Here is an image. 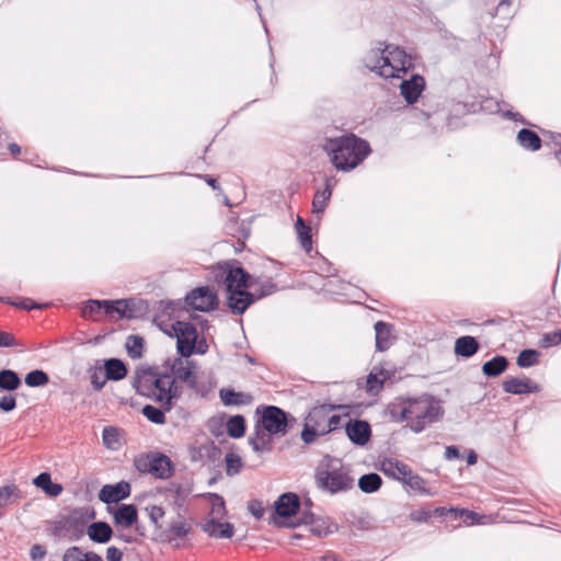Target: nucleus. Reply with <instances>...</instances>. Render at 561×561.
<instances>
[{
	"instance_id": "nucleus-39",
	"label": "nucleus",
	"mask_w": 561,
	"mask_h": 561,
	"mask_svg": "<svg viewBox=\"0 0 561 561\" xmlns=\"http://www.w3.org/2000/svg\"><path fill=\"white\" fill-rule=\"evenodd\" d=\"M159 404H160L159 408L154 407L152 404H146L141 409V413L144 414V416L147 417L148 421H150L154 424H158V425H162L167 422L165 413L170 412L171 410H164L165 404H163V403H159Z\"/></svg>"
},
{
	"instance_id": "nucleus-38",
	"label": "nucleus",
	"mask_w": 561,
	"mask_h": 561,
	"mask_svg": "<svg viewBox=\"0 0 561 561\" xmlns=\"http://www.w3.org/2000/svg\"><path fill=\"white\" fill-rule=\"evenodd\" d=\"M295 228L301 248L309 253L312 250V237L310 226H308L301 217H298L295 224Z\"/></svg>"
},
{
	"instance_id": "nucleus-58",
	"label": "nucleus",
	"mask_w": 561,
	"mask_h": 561,
	"mask_svg": "<svg viewBox=\"0 0 561 561\" xmlns=\"http://www.w3.org/2000/svg\"><path fill=\"white\" fill-rule=\"evenodd\" d=\"M203 449L204 458H207L211 462L219 460L221 456V449L216 446L213 440H208L206 444H203Z\"/></svg>"
},
{
	"instance_id": "nucleus-9",
	"label": "nucleus",
	"mask_w": 561,
	"mask_h": 561,
	"mask_svg": "<svg viewBox=\"0 0 561 561\" xmlns=\"http://www.w3.org/2000/svg\"><path fill=\"white\" fill-rule=\"evenodd\" d=\"M317 486L330 494L343 493L354 488V478L350 469L342 466L337 469L318 467L314 473Z\"/></svg>"
},
{
	"instance_id": "nucleus-62",
	"label": "nucleus",
	"mask_w": 561,
	"mask_h": 561,
	"mask_svg": "<svg viewBox=\"0 0 561 561\" xmlns=\"http://www.w3.org/2000/svg\"><path fill=\"white\" fill-rule=\"evenodd\" d=\"M47 306H48L47 304L35 302L31 298H21L18 300L16 304H14V307L22 309V310H26V311H31V310H35V309H38V310L44 309Z\"/></svg>"
},
{
	"instance_id": "nucleus-17",
	"label": "nucleus",
	"mask_w": 561,
	"mask_h": 561,
	"mask_svg": "<svg viewBox=\"0 0 561 561\" xmlns=\"http://www.w3.org/2000/svg\"><path fill=\"white\" fill-rule=\"evenodd\" d=\"M130 493V483L122 480L114 484H104L99 492V500L104 504L111 505L128 499Z\"/></svg>"
},
{
	"instance_id": "nucleus-46",
	"label": "nucleus",
	"mask_w": 561,
	"mask_h": 561,
	"mask_svg": "<svg viewBox=\"0 0 561 561\" xmlns=\"http://www.w3.org/2000/svg\"><path fill=\"white\" fill-rule=\"evenodd\" d=\"M88 374L91 380L92 388L95 391H101L104 388L107 379H105L104 370L100 365V360H98L94 366L88 369Z\"/></svg>"
},
{
	"instance_id": "nucleus-21",
	"label": "nucleus",
	"mask_w": 561,
	"mask_h": 561,
	"mask_svg": "<svg viewBox=\"0 0 561 561\" xmlns=\"http://www.w3.org/2000/svg\"><path fill=\"white\" fill-rule=\"evenodd\" d=\"M107 510L116 526L129 528L138 520V508L135 504H119L116 508L108 506Z\"/></svg>"
},
{
	"instance_id": "nucleus-10",
	"label": "nucleus",
	"mask_w": 561,
	"mask_h": 561,
	"mask_svg": "<svg viewBox=\"0 0 561 561\" xmlns=\"http://www.w3.org/2000/svg\"><path fill=\"white\" fill-rule=\"evenodd\" d=\"M134 466L140 473H150L157 479H169L175 471L170 457L160 451H150L135 457Z\"/></svg>"
},
{
	"instance_id": "nucleus-52",
	"label": "nucleus",
	"mask_w": 561,
	"mask_h": 561,
	"mask_svg": "<svg viewBox=\"0 0 561 561\" xmlns=\"http://www.w3.org/2000/svg\"><path fill=\"white\" fill-rule=\"evenodd\" d=\"M402 482L421 494H431V492L424 486L425 480L419 474L413 473L412 470L411 473L402 480Z\"/></svg>"
},
{
	"instance_id": "nucleus-26",
	"label": "nucleus",
	"mask_w": 561,
	"mask_h": 561,
	"mask_svg": "<svg viewBox=\"0 0 561 561\" xmlns=\"http://www.w3.org/2000/svg\"><path fill=\"white\" fill-rule=\"evenodd\" d=\"M510 367V360L504 355H495L482 364L481 370L486 378H496Z\"/></svg>"
},
{
	"instance_id": "nucleus-47",
	"label": "nucleus",
	"mask_w": 561,
	"mask_h": 561,
	"mask_svg": "<svg viewBox=\"0 0 561 561\" xmlns=\"http://www.w3.org/2000/svg\"><path fill=\"white\" fill-rule=\"evenodd\" d=\"M24 381L31 388L44 387L49 383V376L43 369H34L26 374Z\"/></svg>"
},
{
	"instance_id": "nucleus-23",
	"label": "nucleus",
	"mask_w": 561,
	"mask_h": 561,
	"mask_svg": "<svg viewBox=\"0 0 561 561\" xmlns=\"http://www.w3.org/2000/svg\"><path fill=\"white\" fill-rule=\"evenodd\" d=\"M101 366L104 370L105 379L111 381H119L128 374L127 365L116 357L104 359Z\"/></svg>"
},
{
	"instance_id": "nucleus-64",
	"label": "nucleus",
	"mask_w": 561,
	"mask_h": 561,
	"mask_svg": "<svg viewBox=\"0 0 561 561\" xmlns=\"http://www.w3.org/2000/svg\"><path fill=\"white\" fill-rule=\"evenodd\" d=\"M248 511L256 518L261 519L264 515L263 502L260 500H250L248 502Z\"/></svg>"
},
{
	"instance_id": "nucleus-35",
	"label": "nucleus",
	"mask_w": 561,
	"mask_h": 561,
	"mask_svg": "<svg viewBox=\"0 0 561 561\" xmlns=\"http://www.w3.org/2000/svg\"><path fill=\"white\" fill-rule=\"evenodd\" d=\"M226 428L229 437L234 439L242 438L247 432V420L242 414L232 415L228 419Z\"/></svg>"
},
{
	"instance_id": "nucleus-31",
	"label": "nucleus",
	"mask_w": 561,
	"mask_h": 561,
	"mask_svg": "<svg viewBox=\"0 0 561 561\" xmlns=\"http://www.w3.org/2000/svg\"><path fill=\"white\" fill-rule=\"evenodd\" d=\"M124 308L126 309V320L144 318L149 311L148 302L141 298H123Z\"/></svg>"
},
{
	"instance_id": "nucleus-7",
	"label": "nucleus",
	"mask_w": 561,
	"mask_h": 561,
	"mask_svg": "<svg viewBox=\"0 0 561 561\" xmlns=\"http://www.w3.org/2000/svg\"><path fill=\"white\" fill-rule=\"evenodd\" d=\"M255 415L268 436H284L297 423L294 415L276 405L261 404L255 409Z\"/></svg>"
},
{
	"instance_id": "nucleus-20",
	"label": "nucleus",
	"mask_w": 561,
	"mask_h": 561,
	"mask_svg": "<svg viewBox=\"0 0 561 561\" xmlns=\"http://www.w3.org/2000/svg\"><path fill=\"white\" fill-rule=\"evenodd\" d=\"M425 89L423 76L413 73L410 79L403 80L400 84V93L408 104H414Z\"/></svg>"
},
{
	"instance_id": "nucleus-13",
	"label": "nucleus",
	"mask_w": 561,
	"mask_h": 561,
	"mask_svg": "<svg viewBox=\"0 0 561 561\" xmlns=\"http://www.w3.org/2000/svg\"><path fill=\"white\" fill-rule=\"evenodd\" d=\"M301 508L299 496L294 492H286L278 496L274 502L273 513L268 519L270 524H275L280 527H288L287 522L279 520V518L295 517Z\"/></svg>"
},
{
	"instance_id": "nucleus-25",
	"label": "nucleus",
	"mask_w": 561,
	"mask_h": 561,
	"mask_svg": "<svg viewBox=\"0 0 561 561\" xmlns=\"http://www.w3.org/2000/svg\"><path fill=\"white\" fill-rule=\"evenodd\" d=\"M409 405L407 397H398L394 401L387 404L385 415L389 416L392 422L401 423L409 420Z\"/></svg>"
},
{
	"instance_id": "nucleus-41",
	"label": "nucleus",
	"mask_w": 561,
	"mask_h": 561,
	"mask_svg": "<svg viewBox=\"0 0 561 561\" xmlns=\"http://www.w3.org/2000/svg\"><path fill=\"white\" fill-rule=\"evenodd\" d=\"M125 347L130 358H141L145 352V339L141 335L131 334L126 339Z\"/></svg>"
},
{
	"instance_id": "nucleus-2",
	"label": "nucleus",
	"mask_w": 561,
	"mask_h": 561,
	"mask_svg": "<svg viewBox=\"0 0 561 561\" xmlns=\"http://www.w3.org/2000/svg\"><path fill=\"white\" fill-rule=\"evenodd\" d=\"M337 171L350 172L371 153L370 144L354 133L328 137L322 146Z\"/></svg>"
},
{
	"instance_id": "nucleus-15",
	"label": "nucleus",
	"mask_w": 561,
	"mask_h": 561,
	"mask_svg": "<svg viewBox=\"0 0 561 561\" xmlns=\"http://www.w3.org/2000/svg\"><path fill=\"white\" fill-rule=\"evenodd\" d=\"M251 287H241L238 291L227 296V307L234 316H242L253 304L262 299L257 291H250Z\"/></svg>"
},
{
	"instance_id": "nucleus-5",
	"label": "nucleus",
	"mask_w": 561,
	"mask_h": 561,
	"mask_svg": "<svg viewBox=\"0 0 561 561\" xmlns=\"http://www.w3.org/2000/svg\"><path fill=\"white\" fill-rule=\"evenodd\" d=\"M210 270L214 282L225 286L227 296L241 287H252L260 282V276L250 274L237 259L219 261Z\"/></svg>"
},
{
	"instance_id": "nucleus-49",
	"label": "nucleus",
	"mask_w": 561,
	"mask_h": 561,
	"mask_svg": "<svg viewBox=\"0 0 561 561\" xmlns=\"http://www.w3.org/2000/svg\"><path fill=\"white\" fill-rule=\"evenodd\" d=\"M205 496L211 504L210 514L217 517H224L227 514L226 503L221 495L218 493H206Z\"/></svg>"
},
{
	"instance_id": "nucleus-1",
	"label": "nucleus",
	"mask_w": 561,
	"mask_h": 561,
	"mask_svg": "<svg viewBox=\"0 0 561 561\" xmlns=\"http://www.w3.org/2000/svg\"><path fill=\"white\" fill-rule=\"evenodd\" d=\"M178 382L169 379V375L160 374L157 366L149 365L137 366L131 378L137 394L165 404L164 410H172L183 394V387Z\"/></svg>"
},
{
	"instance_id": "nucleus-48",
	"label": "nucleus",
	"mask_w": 561,
	"mask_h": 561,
	"mask_svg": "<svg viewBox=\"0 0 561 561\" xmlns=\"http://www.w3.org/2000/svg\"><path fill=\"white\" fill-rule=\"evenodd\" d=\"M388 373L383 369H380L378 374L371 371L367 376L366 379V390L369 393H377L379 390L383 388V383L386 380V375Z\"/></svg>"
},
{
	"instance_id": "nucleus-42",
	"label": "nucleus",
	"mask_w": 561,
	"mask_h": 561,
	"mask_svg": "<svg viewBox=\"0 0 561 561\" xmlns=\"http://www.w3.org/2000/svg\"><path fill=\"white\" fill-rule=\"evenodd\" d=\"M22 381L19 374L12 369L0 370V389L14 391L20 388Z\"/></svg>"
},
{
	"instance_id": "nucleus-6",
	"label": "nucleus",
	"mask_w": 561,
	"mask_h": 561,
	"mask_svg": "<svg viewBox=\"0 0 561 561\" xmlns=\"http://www.w3.org/2000/svg\"><path fill=\"white\" fill-rule=\"evenodd\" d=\"M218 304L219 299L217 291L208 285L198 286L188 291L183 302L181 300L160 301L163 312L175 311L176 309L185 311L194 310L201 312H210L218 308Z\"/></svg>"
},
{
	"instance_id": "nucleus-60",
	"label": "nucleus",
	"mask_w": 561,
	"mask_h": 561,
	"mask_svg": "<svg viewBox=\"0 0 561 561\" xmlns=\"http://www.w3.org/2000/svg\"><path fill=\"white\" fill-rule=\"evenodd\" d=\"M348 523L352 527L359 530H368L371 526V518L369 516H358L352 514V518L348 519Z\"/></svg>"
},
{
	"instance_id": "nucleus-18",
	"label": "nucleus",
	"mask_w": 561,
	"mask_h": 561,
	"mask_svg": "<svg viewBox=\"0 0 561 561\" xmlns=\"http://www.w3.org/2000/svg\"><path fill=\"white\" fill-rule=\"evenodd\" d=\"M503 391L510 394H529L541 391V386L528 377H508L502 383Z\"/></svg>"
},
{
	"instance_id": "nucleus-28",
	"label": "nucleus",
	"mask_w": 561,
	"mask_h": 561,
	"mask_svg": "<svg viewBox=\"0 0 561 561\" xmlns=\"http://www.w3.org/2000/svg\"><path fill=\"white\" fill-rule=\"evenodd\" d=\"M33 484L50 497L59 496L64 490L60 483L51 481V476L47 471L41 472L38 476H36L33 479Z\"/></svg>"
},
{
	"instance_id": "nucleus-12",
	"label": "nucleus",
	"mask_w": 561,
	"mask_h": 561,
	"mask_svg": "<svg viewBox=\"0 0 561 561\" xmlns=\"http://www.w3.org/2000/svg\"><path fill=\"white\" fill-rule=\"evenodd\" d=\"M160 374H167L169 375V379L182 381L196 393H203L197 380V365L194 360L179 355L173 358L172 371L160 370Z\"/></svg>"
},
{
	"instance_id": "nucleus-32",
	"label": "nucleus",
	"mask_w": 561,
	"mask_h": 561,
	"mask_svg": "<svg viewBox=\"0 0 561 561\" xmlns=\"http://www.w3.org/2000/svg\"><path fill=\"white\" fill-rule=\"evenodd\" d=\"M374 329L376 332V350L378 352L387 351L391 345L392 324L380 320L375 323Z\"/></svg>"
},
{
	"instance_id": "nucleus-43",
	"label": "nucleus",
	"mask_w": 561,
	"mask_h": 561,
	"mask_svg": "<svg viewBox=\"0 0 561 561\" xmlns=\"http://www.w3.org/2000/svg\"><path fill=\"white\" fill-rule=\"evenodd\" d=\"M104 314L108 317L116 316L117 319L123 320L128 317L126 309L124 308L123 298L121 299H103Z\"/></svg>"
},
{
	"instance_id": "nucleus-40",
	"label": "nucleus",
	"mask_w": 561,
	"mask_h": 561,
	"mask_svg": "<svg viewBox=\"0 0 561 561\" xmlns=\"http://www.w3.org/2000/svg\"><path fill=\"white\" fill-rule=\"evenodd\" d=\"M331 196H332V186L330 184V181L327 180L324 188L322 191H317L313 196V199H312L313 213L322 214L325 210V208L328 206V202L330 201Z\"/></svg>"
},
{
	"instance_id": "nucleus-55",
	"label": "nucleus",
	"mask_w": 561,
	"mask_h": 561,
	"mask_svg": "<svg viewBox=\"0 0 561 561\" xmlns=\"http://www.w3.org/2000/svg\"><path fill=\"white\" fill-rule=\"evenodd\" d=\"M272 437L273 436L267 435L265 438H263L260 442H255L254 439H248V443L252 447V449L257 454L265 453V451L270 453L273 450Z\"/></svg>"
},
{
	"instance_id": "nucleus-54",
	"label": "nucleus",
	"mask_w": 561,
	"mask_h": 561,
	"mask_svg": "<svg viewBox=\"0 0 561 561\" xmlns=\"http://www.w3.org/2000/svg\"><path fill=\"white\" fill-rule=\"evenodd\" d=\"M20 490L15 484L4 485L0 488V508L8 505L12 496L20 497Z\"/></svg>"
},
{
	"instance_id": "nucleus-27",
	"label": "nucleus",
	"mask_w": 561,
	"mask_h": 561,
	"mask_svg": "<svg viewBox=\"0 0 561 561\" xmlns=\"http://www.w3.org/2000/svg\"><path fill=\"white\" fill-rule=\"evenodd\" d=\"M480 350V343L477 337L462 335L455 341L454 352L457 356L470 358Z\"/></svg>"
},
{
	"instance_id": "nucleus-36",
	"label": "nucleus",
	"mask_w": 561,
	"mask_h": 561,
	"mask_svg": "<svg viewBox=\"0 0 561 561\" xmlns=\"http://www.w3.org/2000/svg\"><path fill=\"white\" fill-rule=\"evenodd\" d=\"M357 485L362 492L371 494L381 488L382 478L376 472L365 473L359 477Z\"/></svg>"
},
{
	"instance_id": "nucleus-34",
	"label": "nucleus",
	"mask_w": 561,
	"mask_h": 561,
	"mask_svg": "<svg viewBox=\"0 0 561 561\" xmlns=\"http://www.w3.org/2000/svg\"><path fill=\"white\" fill-rule=\"evenodd\" d=\"M335 531H337V525L328 517L317 516L310 525V533L318 538L327 537Z\"/></svg>"
},
{
	"instance_id": "nucleus-53",
	"label": "nucleus",
	"mask_w": 561,
	"mask_h": 561,
	"mask_svg": "<svg viewBox=\"0 0 561 561\" xmlns=\"http://www.w3.org/2000/svg\"><path fill=\"white\" fill-rule=\"evenodd\" d=\"M256 285H260L256 291L262 299L278 290L277 284L271 277H267L265 280H262V277H260V282Z\"/></svg>"
},
{
	"instance_id": "nucleus-16",
	"label": "nucleus",
	"mask_w": 561,
	"mask_h": 561,
	"mask_svg": "<svg viewBox=\"0 0 561 561\" xmlns=\"http://www.w3.org/2000/svg\"><path fill=\"white\" fill-rule=\"evenodd\" d=\"M347 438L355 446L364 447L371 438V426L368 421L360 419H351L344 425Z\"/></svg>"
},
{
	"instance_id": "nucleus-37",
	"label": "nucleus",
	"mask_w": 561,
	"mask_h": 561,
	"mask_svg": "<svg viewBox=\"0 0 561 561\" xmlns=\"http://www.w3.org/2000/svg\"><path fill=\"white\" fill-rule=\"evenodd\" d=\"M62 561H103V559L96 552L84 553L81 548L73 546L65 551Z\"/></svg>"
},
{
	"instance_id": "nucleus-30",
	"label": "nucleus",
	"mask_w": 561,
	"mask_h": 561,
	"mask_svg": "<svg viewBox=\"0 0 561 561\" xmlns=\"http://www.w3.org/2000/svg\"><path fill=\"white\" fill-rule=\"evenodd\" d=\"M219 398L221 402L227 407L250 404L253 401L252 394L245 392H238L233 388L220 389Z\"/></svg>"
},
{
	"instance_id": "nucleus-14",
	"label": "nucleus",
	"mask_w": 561,
	"mask_h": 561,
	"mask_svg": "<svg viewBox=\"0 0 561 561\" xmlns=\"http://www.w3.org/2000/svg\"><path fill=\"white\" fill-rule=\"evenodd\" d=\"M176 327L180 331L176 337V352L181 357L190 358L194 355L193 346L198 340L197 329L191 322L181 320H176Z\"/></svg>"
},
{
	"instance_id": "nucleus-61",
	"label": "nucleus",
	"mask_w": 561,
	"mask_h": 561,
	"mask_svg": "<svg viewBox=\"0 0 561 561\" xmlns=\"http://www.w3.org/2000/svg\"><path fill=\"white\" fill-rule=\"evenodd\" d=\"M481 516L467 508H457V520L462 519L468 525H473L480 520Z\"/></svg>"
},
{
	"instance_id": "nucleus-24",
	"label": "nucleus",
	"mask_w": 561,
	"mask_h": 561,
	"mask_svg": "<svg viewBox=\"0 0 561 561\" xmlns=\"http://www.w3.org/2000/svg\"><path fill=\"white\" fill-rule=\"evenodd\" d=\"M87 534L91 541L95 543H107L113 535V528L106 522H93L87 528Z\"/></svg>"
},
{
	"instance_id": "nucleus-11",
	"label": "nucleus",
	"mask_w": 561,
	"mask_h": 561,
	"mask_svg": "<svg viewBox=\"0 0 561 561\" xmlns=\"http://www.w3.org/2000/svg\"><path fill=\"white\" fill-rule=\"evenodd\" d=\"M81 516V511L78 508H72L67 515H60L54 522L51 535L58 538L68 537L72 541L79 540L85 531Z\"/></svg>"
},
{
	"instance_id": "nucleus-4",
	"label": "nucleus",
	"mask_w": 561,
	"mask_h": 561,
	"mask_svg": "<svg viewBox=\"0 0 561 561\" xmlns=\"http://www.w3.org/2000/svg\"><path fill=\"white\" fill-rule=\"evenodd\" d=\"M407 403L411 411L409 412L411 423L408 426L414 433L423 432L427 424L439 422L444 417L443 401L430 393L419 397L407 396Z\"/></svg>"
},
{
	"instance_id": "nucleus-3",
	"label": "nucleus",
	"mask_w": 561,
	"mask_h": 561,
	"mask_svg": "<svg viewBox=\"0 0 561 561\" xmlns=\"http://www.w3.org/2000/svg\"><path fill=\"white\" fill-rule=\"evenodd\" d=\"M366 67L380 77H396L397 71L407 72L413 65L411 57L399 46L386 45L383 49H373L365 58Z\"/></svg>"
},
{
	"instance_id": "nucleus-8",
	"label": "nucleus",
	"mask_w": 561,
	"mask_h": 561,
	"mask_svg": "<svg viewBox=\"0 0 561 561\" xmlns=\"http://www.w3.org/2000/svg\"><path fill=\"white\" fill-rule=\"evenodd\" d=\"M345 404H320L310 410L305 417L301 439L305 444H312L318 436H324L328 423V416L335 410L347 409Z\"/></svg>"
},
{
	"instance_id": "nucleus-50",
	"label": "nucleus",
	"mask_w": 561,
	"mask_h": 561,
	"mask_svg": "<svg viewBox=\"0 0 561 561\" xmlns=\"http://www.w3.org/2000/svg\"><path fill=\"white\" fill-rule=\"evenodd\" d=\"M103 299H89L83 302L81 308V316L83 318H93L96 314L104 313V305H102Z\"/></svg>"
},
{
	"instance_id": "nucleus-33",
	"label": "nucleus",
	"mask_w": 561,
	"mask_h": 561,
	"mask_svg": "<svg viewBox=\"0 0 561 561\" xmlns=\"http://www.w3.org/2000/svg\"><path fill=\"white\" fill-rule=\"evenodd\" d=\"M517 142L526 150L538 151L542 146L539 135L529 128H522L517 133Z\"/></svg>"
},
{
	"instance_id": "nucleus-51",
	"label": "nucleus",
	"mask_w": 561,
	"mask_h": 561,
	"mask_svg": "<svg viewBox=\"0 0 561 561\" xmlns=\"http://www.w3.org/2000/svg\"><path fill=\"white\" fill-rule=\"evenodd\" d=\"M225 462L226 473L229 477L238 474L243 466L241 457L234 453H228L225 457Z\"/></svg>"
},
{
	"instance_id": "nucleus-22",
	"label": "nucleus",
	"mask_w": 561,
	"mask_h": 561,
	"mask_svg": "<svg viewBox=\"0 0 561 561\" xmlns=\"http://www.w3.org/2000/svg\"><path fill=\"white\" fill-rule=\"evenodd\" d=\"M201 528L209 537L213 538H231L234 535V526L229 523H221L218 518L211 517L205 523L201 524Z\"/></svg>"
},
{
	"instance_id": "nucleus-44",
	"label": "nucleus",
	"mask_w": 561,
	"mask_h": 561,
	"mask_svg": "<svg viewBox=\"0 0 561 561\" xmlns=\"http://www.w3.org/2000/svg\"><path fill=\"white\" fill-rule=\"evenodd\" d=\"M541 354L535 348H524L516 358V364L520 368H528L539 363Z\"/></svg>"
},
{
	"instance_id": "nucleus-59",
	"label": "nucleus",
	"mask_w": 561,
	"mask_h": 561,
	"mask_svg": "<svg viewBox=\"0 0 561 561\" xmlns=\"http://www.w3.org/2000/svg\"><path fill=\"white\" fill-rule=\"evenodd\" d=\"M317 515L312 513L310 510H302L300 515L296 518L295 522H290L288 524V527L295 528L300 525L310 526L311 523L314 520Z\"/></svg>"
},
{
	"instance_id": "nucleus-56",
	"label": "nucleus",
	"mask_w": 561,
	"mask_h": 561,
	"mask_svg": "<svg viewBox=\"0 0 561 561\" xmlns=\"http://www.w3.org/2000/svg\"><path fill=\"white\" fill-rule=\"evenodd\" d=\"M561 344V330L545 333L540 340V347L548 348Z\"/></svg>"
},
{
	"instance_id": "nucleus-45",
	"label": "nucleus",
	"mask_w": 561,
	"mask_h": 561,
	"mask_svg": "<svg viewBox=\"0 0 561 561\" xmlns=\"http://www.w3.org/2000/svg\"><path fill=\"white\" fill-rule=\"evenodd\" d=\"M119 436L121 430L118 427L105 426L102 433L103 445L111 450H117L121 447Z\"/></svg>"
},
{
	"instance_id": "nucleus-57",
	"label": "nucleus",
	"mask_w": 561,
	"mask_h": 561,
	"mask_svg": "<svg viewBox=\"0 0 561 561\" xmlns=\"http://www.w3.org/2000/svg\"><path fill=\"white\" fill-rule=\"evenodd\" d=\"M431 517H443L445 520L456 522L457 520V508L450 507H435L434 510H430Z\"/></svg>"
},
{
	"instance_id": "nucleus-19",
	"label": "nucleus",
	"mask_w": 561,
	"mask_h": 561,
	"mask_svg": "<svg viewBox=\"0 0 561 561\" xmlns=\"http://www.w3.org/2000/svg\"><path fill=\"white\" fill-rule=\"evenodd\" d=\"M192 531V526L185 522H173L168 528L162 530L159 539L162 543L172 545L173 548H181L179 539L185 538Z\"/></svg>"
},
{
	"instance_id": "nucleus-29",
	"label": "nucleus",
	"mask_w": 561,
	"mask_h": 561,
	"mask_svg": "<svg viewBox=\"0 0 561 561\" xmlns=\"http://www.w3.org/2000/svg\"><path fill=\"white\" fill-rule=\"evenodd\" d=\"M380 470L386 476L400 481L411 473V468L408 465L396 459H385L380 465Z\"/></svg>"
},
{
	"instance_id": "nucleus-63",
	"label": "nucleus",
	"mask_w": 561,
	"mask_h": 561,
	"mask_svg": "<svg viewBox=\"0 0 561 561\" xmlns=\"http://www.w3.org/2000/svg\"><path fill=\"white\" fill-rule=\"evenodd\" d=\"M149 518L156 528H161L159 520L164 516V510L158 505H151L147 508Z\"/></svg>"
}]
</instances>
